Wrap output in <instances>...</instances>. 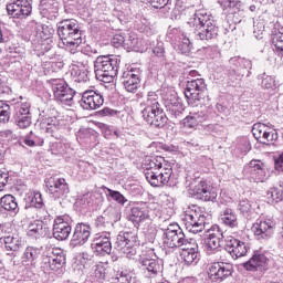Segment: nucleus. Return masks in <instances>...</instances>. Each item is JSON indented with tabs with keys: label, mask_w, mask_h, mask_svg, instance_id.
<instances>
[{
	"label": "nucleus",
	"mask_w": 283,
	"mask_h": 283,
	"mask_svg": "<svg viewBox=\"0 0 283 283\" xmlns=\"http://www.w3.org/2000/svg\"><path fill=\"white\" fill-rule=\"evenodd\" d=\"M244 171L250 174V178H252L254 182H266V180H269L264 164L260 160H251L249 165L245 166Z\"/></svg>",
	"instance_id": "21"
},
{
	"label": "nucleus",
	"mask_w": 283,
	"mask_h": 283,
	"mask_svg": "<svg viewBox=\"0 0 283 283\" xmlns=\"http://www.w3.org/2000/svg\"><path fill=\"white\" fill-rule=\"evenodd\" d=\"M29 211H34L35 209H43V197L41 192H35L33 198L31 199V206L29 208Z\"/></svg>",
	"instance_id": "44"
},
{
	"label": "nucleus",
	"mask_w": 283,
	"mask_h": 283,
	"mask_svg": "<svg viewBox=\"0 0 283 283\" xmlns=\"http://www.w3.org/2000/svg\"><path fill=\"white\" fill-rule=\"evenodd\" d=\"M143 71L136 66H128L122 75V83L126 92L136 93L140 87V76Z\"/></svg>",
	"instance_id": "12"
},
{
	"label": "nucleus",
	"mask_w": 283,
	"mask_h": 283,
	"mask_svg": "<svg viewBox=\"0 0 283 283\" xmlns=\"http://www.w3.org/2000/svg\"><path fill=\"white\" fill-rule=\"evenodd\" d=\"M7 12L13 19H28L32 14V3L28 0H14L7 3Z\"/></svg>",
	"instance_id": "14"
},
{
	"label": "nucleus",
	"mask_w": 283,
	"mask_h": 283,
	"mask_svg": "<svg viewBox=\"0 0 283 283\" xmlns=\"http://www.w3.org/2000/svg\"><path fill=\"white\" fill-rule=\"evenodd\" d=\"M142 46L143 41L138 39V35H136V33H129L127 38H125L124 50H133L135 52H138Z\"/></svg>",
	"instance_id": "32"
},
{
	"label": "nucleus",
	"mask_w": 283,
	"mask_h": 283,
	"mask_svg": "<svg viewBox=\"0 0 283 283\" xmlns=\"http://www.w3.org/2000/svg\"><path fill=\"white\" fill-rule=\"evenodd\" d=\"M157 216L158 209H156L155 203H142L132 208L129 220H132L134 224H140V222H145V220H154Z\"/></svg>",
	"instance_id": "9"
},
{
	"label": "nucleus",
	"mask_w": 283,
	"mask_h": 283,
	"mask_svg": "<svg viewBox=\"0 0 283 283\" xmlns=\"http://www.w3.org/2000/svg\"><path fill=\"white\" fill-rule=\"evenodd\" d=\"M268 198L271 202H282L283 200V191L280 188H271L268 191Z\"/></svg>",
	"instance_id": "42"
},
{
	"label": "nucleus",
	"mask_w": 283,
	"mask_h": 283,
	"mask_svg": "<svg viewBox=\"0 0 283 283\" xmlns=\"http://www.w3.org/2000/svg\"><path fill=\"white\" fill-rule=\"evenodd\" d=\"M239 209L241 211V213H249L251 212V202L248 199H243L240 201L239 203Z\"/></svg>",
	"instance_id": "57"
},
{
	"label": "nucleus",
	"mask_w": 283,
	"mask_h": 283,
	"mask_svg": "<svg viewBox=\"0 0 283 283\" xmlns=\"http://www.w3.org/2000/svg\"><path fill=\"white\" fill-rule=\"evenodd\" d=\"M40 125L42 129H45L48 134H54L56 129H61L63 127V119H59L56 117H40Z\"/></svg>",
	"instance_id": "27"
},
{
	"label": "nucleus",
	"mask_w": 283,
	"mask_h": 283,
	"mask_svg": "<svg viewBox=\"0 0 283 283\" xmlns=\"http://www.w3.org/2000/svg\"><path fill=\"white\" fill-rule=\"evenodd\" d=\"M46 187L49 189V193H51L55 200H59V198H65L70 193V187L67 186L65 178H49Z\"/></svg>",
	"instance_id": "18"
},
{
	"label": "nucleus",
	"mask_w": 283,
	"mask_h": 283,
	"mask_svg": "<svg viewBox=\"0 0 283 283\" xmlns=\"http://www.w3.org/2000/svg\"><path fill=\"white\" fill-rule=\"evenodd\" d=\"M46 227L48 226H45L43 222L35 220L29 224L28 235L30 238H41V237L45 235Z\"/></svg>",
	"instance_id": "31"
},
{
	"label": "nucleus",
	"mask_w": 283,
	"mask_h": 283,
	"mask_svg": "<svg viewBox=\"0 0 283 283\" xmlns=\"http://www.w3.org/2000/svg\"><path fill=\"white\" fill-rule=\"evenodd\" d=\"M107 192L113 200H115L119 205H125V196H123V193L116 190H112L109 188H107Z\"/></svg>",
	"instance_id": "51"
},
{
	"label": "nucleus",
	"mask_w": 283,
	"mask_h": 283,
	"mask_svg": "<svg viewBox=\"0 0 283 283\" xmlns=\"http://www.w3.org/2000/svg\"><path fill=\"white\" fill-rule=\"evenodd\" d=\"M40 210H38L36 214L40 222L44 223V227H48V224L50 222H52V218L50 217V212H48V210L43 209V208H39Z\"/></svg>",
	"instance_id": "48"
},
{
	"label": "nucleus",
	"mask_w": 283,
	"mask_h": 283,
	"mask_svg": "<svg viewBox=\"0 0 283 283\" xmlns=\"http://www.w3.org/2000/svg\"><path fill=\"white\" fill-rule=\"evenodd\" d=\"M70 52L73 54L72 61L77 65V67H87L90 55L83 52H76V50Z\"/></svg>",
	"instance_id": "38"
},
{
	"label": "nucleus",
	"mask_w": 283,
	"mask_h": 283,
	"mask_svg": "<svg viewBox=\"0 0 283 283\" xmlns=\"http://www.w3.org/2000/svg\"><path fill=\"white\" fill-rule=\"evenodd\" d=\"M154 8H165L169 0H147Z\"/></svg>",
	"instance_id": "62"
},
{
	"label": "nucleus",
	"mask_w": 283,
	"mask_h": 283,
	"mask_svg": "<svg viewBox=\"0 0 283 283\" xmlns=\"http://www.w3.org/2000/svg\"><path fill=\"white\" fill-rule=\"evenodd\" d=\"M263 145H273V143L277 140V132L268 129V132L265 133V137H263Z\"/></svg>",
	"instance_id": "50"
},
{
	"label": "nucleus",
	"mask_w": 283,
	"mask_h": 283,
	"mask_svg": "<svg viewBox=\"0 0 283 283\" xmlns=\"http://www.w3.org/2000/svg\"><path fill=\"white\" fill-rule=\"evenodd\" d=\"M153 54L159 57L165 56V44L163 42L157 43V46L153 49Z\"/></svg>",
	"instance_id": "59"
},
{
	"label": "nucleus",
	"mask_w": 283,
	"mask_h": 283,
	"mask_svg": "<svg viewBox=\"0 0 283 283\" xmlns=\"http://www.w3.org/2000/svg\"><path fill=\"white\" fill-rule=\"evenodd\" d=\"M262 34H264V22H256L254 24V35L256 39H262Z\"/></svg>",
	"instance_id": "58"
},
{
	"label": "nucleus",
	"mask_w": 283,
	"mask_h": 283,
	"mask_svg": "<svg viewBox=\"0 0 283 283\" xmlns=\"http://www.w3.org/2000/svg\"><path fill=\"white\" fill-rule=\"evenodd\" d=\"M163 243L168 249H179L180 247L191 244L180 228L172 229L171 227L164 231Z\"/></svg>",
	"instance_id": "10"
},
{
	"label": "nucleus",
	"mask_w": 283,
	"mask_h": 283,
	"mask_svg": "<svg viewBox=\"0 0 283 283\" xmlns=\"http://www.w3.org/2000/svg\"><path fill=\"white\" fill-rule=\"evenodd\" d=\"M221 220L223 224H227V227H231L232 229L234 227H238V217L235 216V212H233L232 209H226L221 214Z\"/></svg>",
	"instance_id": "36"
},
{
	"label": "nucleus",
	"mask_w": 283,
	"mask_h": 283,
	"mask_svg": "<svg viewBox=\"0 0 283 283\" xmlns=\"http://www.w3.org/2000/svg\"><path fill=\"white\" fill-rule=\"evenodd\" d=\"M23 143L28 147H34V145H36V140L34 139V134H32L31 132L30 135L25 136L23 139Z\"/></svg>",
	"instance_id": "60"
},
{
	"label": "nucleus",
	"mask_w": 283,
	"mask_h": 283,
	"mask_svg": "<svg viewBox=\"0 0 283 283\" xmlns=\"http://www.w3.org/2000/svg\"><path fill=\"white\" fill-rule=\"evenodd\" d=\"M76 81L78 83H87L90 81V71H87V67L77 72Z\"/></svg>",
	"instance_id": "53"
},
{
	"label": "nucleus",
	"mask_w": 283,
	"mask_h": 283,
	"mask_svg": "<svg viewBox=\"0 0 283 283\" xmlns=\"http://www.w3.org/2000/svg\"><path fill=\"white\" fill-rule=\"evenodd\" d=\"M39 255H41V249L34 248V247H28L24 250V253L22 255V262L24 264H28V262L33 264L34 260H38Z\"/></svg>",
	"instance_id": "34"
},
{
	"label": "nucleus",
	"mask_w": 283,
	"mask_h": 283,
	"mask_svg": "<svg viewBox=\"0 0 283 283\" xmlns=\"http://www.w3.org/2000/svg\"><path fill=\"white\" fill-rule=\"evenodd\" d=\"M275 169H277V171H283V153L275 160Z\"/></svg>",
	"instance_id": "64"
},
{
	"label": "nucleus",
	"mask_w": 283,
	"mask_h": 283,
	"mask_svg": "<svg viewBox=\"0 0 283 283\" xmlns=\"http://www.w3.org/2000/svg\"><path fill=\"white\" fill-rule=\"evenodd\" d=\"M226 251H228L232 258H244V255L249 253V245L243 241L232 238L227 242Z\"/></svg>",
	"instance_id": "23"
},
{
	"label": "nucleus",
	"mask_w": 283,
	"mask_h": 283,
	"mask_svg": "<svg viewBox=\"0 0 283 283\" xmlns=\"http://www.w3.org/2000/svg\"><path fill=\"white\" fill-rule=\"evenodd\" d=\"M259 80L261 81V87H263V90H275L277 86L275 78L271 75H266V73L259 75Z\"/></svg>",
	"instance_id": "40"
},
{
	"label": "nucleus",
	"mask_w": 283,
	"mask_h": 283,
	"mask_svg": "<svg viewBox=\"0 0 283 283\" xmlns=\"http://www.w3.org/2000/svg\"><path fill=\"white\" fill-rule=\"evenodd\" d=\"M182 222L189 233H200L206 229L207 217L205 216L202 208L190 206L185 211Z\"/></svg>",
	"instance_id": "6"
},
{
	"label": "nucleus",
	"mask_w": 283,
	"mask_h": 283,
	"mask_svg": "<svg viewBox=\"0 0 283 283\" xmlns=\"http://www.w3.org/2000/svg\"><path fill=\"white\" fill-rule=\"evenodd\" d=\"M207 90V83L203 78L190 80L187 82L185 96L190 105H196L197 101L202 98V94Z\"/></svg>",
	"instance_id": "13"
},
{
	"label": "nucleus",
	"mask_w": 283,
	"mask_h": 283,
	"mask_svg": "<svg viewBox=\"0 0 283 283\" xmlns=\"http://www.w3.org/2000/svg\"><path fill=\"white\" fill-rule=\"evenodd\" d=\"M95 224L98 229H105L109 222L105 221V217H97Z\"/></svg>",
	"instance_id": "63"
},
{
	"label": "nucleus",
	"mask_w": 283,
	"mask_h": 283,
	"mask_svg": "<svg viewBox=\"0 0 283 283\" xmlns=\"http://www.w3.org/2000/svg\"><path fill=\"white\" fill-rule=\"evenodd\" d=\"M4 247L7 251H19L21 247V241L14 234H9L4 237Z\"/></svg>",
	"instance_id": "39"
},
{
	"label": "nucleus",
	"mask_w": 283,
	"mask_h": 283,
	"mask_svg": "<svg viewBox=\"0 0 283 283\" xmlns=\"http://www.w3.org/2000/svg\"><path fill=\"white\" fill-rule=\"evenodd\" d=\"M176 48L178 52H181V54H189L191 52V49L193 48V44L185 33H181L179 35V42Z\"/></svg>",
	"instance_id": "35"
},
{
	"label": "nucleus",
	"mask_w": 283,
	"mask_h": 283,
	"mask_svg": "<svg viewBox=\"0 0 283 283\" xmlns=\"http://www.w3.org/2000/svg\"><path fill=\"white\" fill-rule=\"evenodd\" d=\"M40 12L46 19H56V14H59V2L56 0H42Z\"/></svg>",
	"instance_id": "25"
},
{
	"label": "nucleus",
	"mask_w": 283,
	"mask_h": 283,
	"mask_svg": "<svg viewBox=\"0 0 283 283\" xmlns=\"http://www.w3.org/2000/svg\"><path fill=\"white\" fill-rule=\"evenodd\" d=\"M146 180L151 187H165L171 180L174 169L165 157H147L144 161Z\"/></svg>",
	"instance_id": "1"
},
{
	"label": "nucleus",
	"mask_w": 283,
	"mask_h": 283,
	"mask_svg": "<svg viewBox=\"0 0 283 283\" xmlns=\"http://www.w3.org/2000/svg\"><path fill=\"white\" fill-rule=\"evenodd\" d=\"M272 43L275 46L276 52L283 54V30L273 35Z\"/></svg>",
	"instance_id": "46"
},
{
	"label": "nucleus",
	"mask_w": 283,
	"mask_h": 283,
	"mask_svg": "<svg viewBox=\"0 0 283 283\" xmlns=\"http://www.w3.org/2000/svg\"><path fill=\"white\" fill-rule=\"evenodd\" d=\"M191 196L197 200H203V202H213L218 198V192L207 181H200L191 190Z\"/></svg>",
	"instance_id": "17"
},
{
	"label": "nucleus",
	"mask_w": 283,
	"mask_h": 283,
	"mask_svg": "<svg viewBox=\"0 0 283 283\" xmlns=\"http://www.w3.org/2000/svg\"><path fill=\"white\" fill-rule=\"evenodd\" d=\"M43 263L49 266L51 271L61 273L65 264V253L61 248H53L52 254L43 259Z\"/></svg>",
	"instance_id": "20"
},
{
	"label": "nucleus",
	"mask_w": 283,
	"mask_h": 283,
	"mask_svg": "<svg viewBox=\"0 0 283 283\" xmlns=\"http://www.w3.org/2000/svg\"><path fill=\"white\" fill-rule=\"evenodd\" d=\"M93 277H95L96 282H103V280H105V268L96 266L93 273Z\"/></svg>",
	"instance_id": "54"
},
{
	"label": "nucleus",
	"mask_w": 283,
	"mask_h": 283,
	"mask_svg": "<svg viewBox=\"0 0 283 283\" xmlns=\"http://www.w3.org/2000/svg\"><path fill=\"white\" fill-rule=\"evenodd\" d=\"M142 266L144 271H148L149 275H158L163 271V265L156 259L142 260Z\"/></svg>",
	"instance_id": "30"
},
{
	"label": "nucleus",
	"mask_w": 283,
	"mask_h": 283,
	"mask_svg": "<svg viewBox=\"0 0 283 283\" xmlns=\"http://www.w3.org/2000/svg\"><path fill=\"white\" fill-rule=\"evenodd\" d=\"M41 31H40V36L41 39H43L44 41H48V39H50L53 34H54V28L52 27H48L45 24L40 25Z\"/></svg>",
	"instance_id": "49"
},
{
	"label": "nucleus",
	"mask_w": 283,
	"mask_h": 283,
	"mask_svg": "<svg viewBox=\"0 0 283 283\" xmlns=\"http://www.w3.org/2000/svg\"><path fill=\"white\" fill-rule=\"evenodd\" d=\"M140 112L144 120L153 127H165L167 115L158 102V94L149 92L140 103Z\"/></svg>",
	"instance_id": "2"
},
{
	"label": "nucleus",
	"mask_w": 283,
	"mask_h": 283,
	"mask_svg": "<svg viewBox=\"0 0 283 283\" xmlns=\"http://www.w3.org/2000/svg\"><path fill=\"white\" fill-rule=\"evenodd\" d=\"M244 73L237 72L235 69L228 70V77L235 83V81H242Z\"/></svg>",
	"instance_id": "55"
},
{
	"label": "nucleus",
	"mask_w": 283,
	"mask_h": 283,
	"mask_svg": "<svg viewBox=\"0 0 283 283\" xmlns=\"http://www.w3.org/2000/svg\"><path fill=\"white\" fill-rule=\"evenodd\" d=\"M224 240V235L222 231H220V227L212 226L206 232V249L207 253H213V251H218L222 247V242Z\"/></svg>",
	"instance_id": "15"
},
{
	"label": "nucleus",
	"mask_w": 283,
	"mask_h": 283,
	"mask_svg": "<svg viewBox=\"0 0 283 283\" xmlns=\"http://www.w3.org/2000/svg\"><path fill=\"white\" fill-rule=\"evenodd\" d=\"M114 247L120 253H124L126 258H134L136 255V247H138V237L133 233L125 232L118 234Z\"/></svg>",
	"instance_id": "8"
},
{
	"label": "nucleus",
	"mask_w": 283,
	"mask_h": 283,
	"mask_svg": "<svg viewBox=\"0 0 283 283\" xmlns=\"http://www.w3.org/2000/svg\"><path fill=\"white\" fill-rule=\"evenodd\" d=\"M57 34L65 50L74 52L83 43V31L75 19L62 20L57 23Z\"/></svg>",
	"instance_id": "4"
},
{
	"label": "nucleus",
	"mask_w": 283,
	"mask_h": 283,
	"mask_svg": "<svg viewBox=\"0 0 283 283\" xmlns=\"http://www.w3.org/2000/svg\"><path fill=\"white\" fill-rule=\"evenodd\" d=\"M198 123H200V120H198V114L189 115L184 118V127H186V129H193V127L198 126Z\"/></svg>",
	"instance_id": "47"
},
{
	"label": "nucleus",
	"mask_w": 283,
	"mask_h": 283,
	"mask_svg": "<svg viewBox=\"0 0 283 283\" xmlns=\"http://www.w3.org/2000/svg\"><path fill=\"white\" fill-rule=\"evenodd\" d=\"M10 105L0 101V123H8V120H10Z\"/></svg>",
	"instance_id": "43"
},
{
	"label": "nucleus",
	"mask_w": 283,
	"mask_h": 283,
	"mask_svg": "<svg viewBox=\"0 0 283 283\" xmlns=\"http://www.w3.org/2000/svg\"><path fill=\"white\" fill-rule=\"evenodd\" d=\"M8 180H10V176L6 171L0 170V191L2 187L8 185Z\"/></svg>",
	"instance_id": "61"
},
{
	"label": "nucleus",
	"mask_w": 283,
	"mask_h": 283,
	"mask_svg": "<svg viewBox=\"0 0 283 283\" xmlns=\"http://www.w3.org/2000/svg\"><path fill=\"white\" fill-rule=\"evenodd\" d=\"M14 123L20 129H28L32 125V116L30 115H13Z\"/></svg>",
	"instance_id": "41"
},
{
	"label": "nucleus",
	"mask_w": 283,
	"mask_h": 283,
	"mask_svg": "<svg viewBox=\"0 0 283 283\" xmlns=\"http://www.w3.org/2000/svg\"><path fill=\"white\" fill-rule=\"evenodd\" d=\"M233 275V265L224 262H214L208 269V279L212 283H220Z\"/></svg>",
	"instance_id": "11"
},
{
	"label": "nucleus",
	"mask_w": 283,
	"mask_h": 283,
	"mask_svg": "<svg viewBox=\"0 0 283 283\" xmlns=\"http://www.w3.org/2000/svg\"><path fill=\"white\" fill-rule=\"evenodd\" d=\"M113 48H124L125 49V36L120 34H115L112 40Z\"/></svg>",
	"instance_id": "56"
},
{
	"label": "nucleus",
	"mask_w": 283,
	"mask_h": 283,
	"mask_svg": "<svg viewBox=\"0 0 283 283\" xmlns=\"http://www.w3.org/2000/svg\"><path fill=\"white\" fill-rule=\"evenodd\" d=\"M14 114L19 116H30V103H18L14 106Z\"/></svg>",
	"instance_id": "45"
},
{
	"label": "nucleus",
	"mask_w": 283,
	"mask_h": 283,
	"mask_svg": "<svg viewBox=\"0 0 283 283\" xmlns=\"http://www.w3.org/2000/svg\"><path fill=\"white\" fill-rule=\"evenodd\" d=\"M218 3L223 8V10H233L238 8V0H218Z\"/></svg>",
	"instance_id": "52"
},
{
	"label": "nucleus",
	"mask_w": 283,
	"mask_h": 283,
	"mask_svg": "<svg viewBox=\"0 0 283 283\" xmlns=\"http://www.w3.org/2000/svg\"><path fill=\"white\" fill-rule=\"evenodd\" d=\"M190 28L195 29V35L200 41H211L218 36V25L216 20L205 10L196 11L192 18L188 21Z\"/></svg>",
	"instance_id": "3"
},
{
	"label": "nucleus",
	"mask_w": 283,
	"mask_h": 283,
	"mask_svg": "<svg viewBox=\"0 0 283 283\" xmlns=\"http://www.w3.org/2000/svg\"><path fill=\"white\" fill-rule=\"evenodd\" d=\"M51 85L54 98L57 103L67 105V107L74 105V94L76 93L67 85V83L63 80H51Z\"/></svg>",
	"instance_id": "7"
},
{
	"label": "nucleus",
	"mask_w": 283,
	"mask_h": 283,
	"mask_svg": "<svg viewBox=\"0 0 283 283\" xmlns=\"http://www.w3.org/2000/svg\"><path fill=\"white\" fill-rule=\"evenodd\" d=\"M180 255L185 264H193L198 260V245H195V248H182Z\"/></svg>",
	"instance_id": "33"
},
{
	"label": "nucleus",
	"mask_w": 283,
	"mask_h": 283,
	"mask_svg": "<svg viewBox=\"0 0 283 283\" xmlns=\"http://www.w3.org/2000/svg\"><path fill=\"white\" fill-rule=\"evenodd\" d=\"M269 260L264 254L255 253L248 262L244 263V269L247 271H255V269H260V266H265Z\"/></svg>",
	"instance_id": "29"
},
{
	"label": "nucleus",
	"mask_w": 283,
	"mask_h": 283,
	"mask_svg": "<svg viewBox=\"0 0 283 283\" xmlns=\"http://www.w3.org/2000/svg\"><path fill=\"white\" fill-rule=\"evenodd\" d=\"M103 103H105L103 95L96 93L94 90L85 91L80 99V105L83 109H98Z\"/></svg>",
	"instance_id": "19"
},
{
	"label": "nucleus",
	"mask_w": 283,
	"mask_h": 283,
	"mask_svg": "<svg viewBox=\"0 0 283 283\" xmlns=\"http://www.w3.org/2000/svg\"><path fill=\"white\" fill-rule=\"evenodd\" d=\"M90 235H92V227L85 223H77L75 226L73 235H72V244H85L87 240H90Z\"/></svg>",
	"instance_id": "24"
},
{
	"label": "nucleus",
	"mask_w": 283,
	"mask_h": 283,
	"mask_svg": "<svg viewBox=\"0 0 283 283\" xmlns=\"http://www.w3.org/2000/svg\"><path fill=\"white\" fill-rule=\"evenodd\" d=\"M71 220L67 214L57 217L53 224V238L56 240H67L72 233V226H70Z\"/></svg>",
	"instance_id": "16"
},
{
	"label": "nucleus",
	"mask_w": 283,
	"mask_h": 283,
	"mask_svg": "<svg viewBox=\"0 0 283 283\" xmlns=\"http://www.w3.org/2000/svg\"><path fill=\"white\" fill-rule=\"evenodd\" d=\"M120 59L109 55H101L94 61L95 76L102 83H113L118 75Z\"/></svg>",
	"instance_id": "5"
},
{
	"label": "nucleus",
	"mask_w": 283,
	"mask_h": 283,
	"mask_svg": "<svg viewBox=\"0 0 283 283\" xmlns=\"http://www.w3.org/2000/svg\"><path fill=\"white\" fill-rule=\"evenodd\" d=\"M0 206L1 209L9 211L12 216H17V213H19V203L17 202V198L12 195H4L0 198Z\"/></svg>",
	"instance_id": "28"
},
{
	"label": "nucleus",
	"mask_w": 283,
	"mask_h": 283,
	"mask_svg": "<svg viewBox=\"0 0 283 283\" xmlns=\"http://www.w3.org/2000/svg\"><path fill=\"white\" fill-rule=\"evenodd\" d=\"M94 249L97 251V253H112V241L109 232H105L94 240Z\"/></svg>",
	"instance_id": "26"
},
{
	"label": "nucleus",
	"mask_w": 283,
	"mask_h": 283,
	"mask_svg": "<svg viewBox=\"0 0 283 283\" xmlns=\"http://www.w3.org/2000/svg\"><path fill=\"white\" fill-rule=\"evenodd\" d=\"M269 130V128H266V125L258 123L254 124L252 127V134L254 136V138L262 144H265L266 142H264V137L266 136V132Z\"/></svg>",
	"instance_id": "37"
},
{
	"label": "nucleus",
	"mask_w": 283,
	"mask_h": 283,
	"mask_svg": "<svg viewBox=\"0 0 283 283\" xmlns=\"http://www.w3.org/2000/svg\"><path fill=\"white\" fill-rule=\"evenodd\" d=\"M252 231L262 240H269L273 235V231H275V221L272 219L261 220L253 224Z\"/></svg>",
	"instance_id": "22"
}]
</instances>
